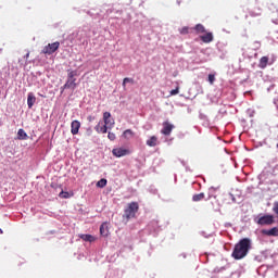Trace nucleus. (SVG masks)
Masks as SVG:
<instances>
[{
    "mask_svg": "<svg viewBox=\"0 0 278 278\" xmlns=\"http://www.w3.org/2000/svg\"><path fill=\"white\" fill-rule=\"evenodd\" d=\"M94 129L98 134H108V129H110V126H106V124L101 126V122H99Z\"/></svg>",
    "mask_w": 278,
    "mask_h": 278,
    "instance_id": "nucleus-11",
    "label": "nucleus"
},
{
    "mask_svg": "<svg viewBox=\"0 0 278 278\" xmlns=\"http://www.w3.org/2000/svg\"><path fill=\"white\" fill-rule=\"evenodd\" d=\"M60 199H71V193H68L67 191H61L59 193Z\"/></svg>",
    "mask_w": 278,
    "mask_h": 278,
    "instance_id": "nucleus-23",
    "label": "nucleus"
},
{
    "mask_svg": "<svg viewBox=\"0 0 278 278\" xmlns=\"http://www.w3.org/2000/svg\"><path fill=\"white\" fill-rule=\"evenodd\" d=\"M108 186V179L102 178L97 182L98 188H105Z\"/></svg>",
    "mask_w": 278,
    "mask_h": 278,
    "instance_id": "nucleus-22",
    "label": "nucleus"
},
{
    "mask_svg": "<svg viewBox=\"0 0 278 278\" xmlns=\"http://www.w3.org/2000/svg\"><path fill=\"white\" fill-rule=\"evenodd\" d=\"M252 249V242L249 238L241 239L237 244H235L231 257L233 260H244L249 255V251Z\"/></svg>",
    "mask_w": 278,
    "mask_h": 278,
    "instance_id": "nucleus-1",
    "label": "nucleus"
},
{
    "mask_svg": "<svg viewBox=\"0 0 278 278\" xmlns=\"http://www.w3.org/2000/svg\"><path fill=\"white\" fill-rule=\"evenodd\" d=\"M188 31H189L188 26H185V27H182V28L180 29V34H182V35L188 34Z\"/></svg>",
    "mask_w": 278,
    "mask_h": 278,
    "instance_id": "nucleus-29",
    "label": "nucleus"
},
{
    "mask_svg": "<svg viewBox=\"0 0 278 278\" xmlns=\"http://www.w3.org/2000/svg\"><path fill=\"white\" fill-rule=\"evenodd\" d=\"M268 62H269L268 56H262L258 62V68L264 70V68H266V66H268V64H273V63H268Z\"/></svg>",
    "mask_w": 278,
    "mask_h": 278,
    "instance_id": "nucleus-14",
    "label": "nucleus"
},
{
    "mask_svg": "<svg viewBox=\"0 0 278 278\" xmlns=\"http://www.w3.org/2000/svg\"><path fill=\"white\" fill-rule=\"evenodd\" d=\"M169 94H170L172 97H175L176 94H179V87H176V89L169 91Z\"/></svg>",
    "mask_w": 278,
    "mask_h": 278,
    "instance_id": "nucleus-27",
    "label": "nucleus"
},
{
    "mask_svg": "<svg viewBox=\"0 0 278 278\" xmlns=\"http://www.w3.org/2000/svg\"><path fill=\"white\" fill-rule=\"evenodd\" d=\"M108 138H109V140L114 141V140H116V134L109 131Z\"/></svg>",
    "mask_w": 278,
    "mask_h": 278,
    "instance_id": "nucleus-26",
    "label": "nucleus"
},
{
    "mask_svg": "<svg viewBox=\"0 0 278 278\" xmlns=\"http://www.w3.org/2000/svg\"><path fill=\"white\" fill-rule=\"evenodd\" d=\"M3 233V230L0 228V235Z\"/></svg>",
    "mask_w": 278,
    "mask_h": 278,
    "instance_id": "nucleus-33",
    "label": "nucleus"
},
{
    "mask_svg": "<svg viewBox=\"0 0 278 278\" xmlns=\"http://www.w3.org/2000/svg\"><path fill=\"white\" fill-rule=\"evenodd\" d=\"M81 127V123L79 121H73L71 124V132L73 136H77L79 134V128Z\"/></svg>",
    "mask_w": 278,
    "mask_h": 278,
    "instance_id": "nucleus-9",
    "label": "nucleus"
},
{
    "mask_svg": "<svg viewBox=\"0 0 278 278\" xmlns=\"http://www.w3.org/2000/svg\"><path fill=\"white\" fill-rule=\"evenodd\" d=\"M36 103V96H34L33 92H29L27 96V105L29 110L34 108V104Z\"/></svg>",
    "mask_w": 278,
    "mask_h": 278,
    "instance_id": "nucleus-12",
    "label": "nucleus"
},
{
    "mask_svg": "<svg viewBox=\"0 0 278 278\" xmlns=\"http://www.w3.org/2000/svg\"><path fill=\"white\" fill-rule=\"evenodd\" d=\"M100 235H101L103 238H108V236H110V227L108 226V223H103V224L100 226Z\"/></svg>",
    "mask_w": 278,
    "mask_h": 278,
    "instance_id": "nucleus-10",
    "label": "nucleus"
},
{
    "mask_svg": "<svg viewBox=\"0 0 278 278\" xmlns=\"http://www.w3.org/2000/svg\"><path fill=\"white\" fill-rule=\"evenodd\" d=\"M77 71H67V80L64 84V86L62 87L63 90H75V88H77Z\"/></svg>",
    "mask_w": 278,
    "mask_h": 278,
    "instance_id": "nucleus-3",
    "label": "nucleus"
},
{
    "mask_svg": "<svg viewBox=\"0 0 278 278\" xmlns=\"http://www.w3.org/2000/svg\"><path fill=\"white\" fill-rule=\"evenodd\" d=\"M200 38L202 42H205L207 45L214 40V35L212 33H206L205 35H202Z\"/></svg>",
    "mask_w": 278,
    "mask_h": 278,
    "instance_id": "nucleus-13",
    "label": "nucleus"
},
{
    "mask_svg": "<svg viewBox=\"0 0 278 278\" xmlns=\"http://www.w3.org/2000/svg\"><path fill=\"white\" fill-rule=\"evenodd\" d=\"M146 144H147L148 147H157V144H160V141L157 140V138H156L155 136H152V137H150V138L147 140Z\"/></svg>",
    "mask_w": 278,
    "mask_h": 278,
    "instance_id": "nucleus-15",
    "label": "nucleus"
},
{
    "mask_svg": "<svg viewBox=\"0 0 278 278\" xmlns=\"http://www.w3.org/2000/svg\"><path fill=\"white\" fill-rule=\"evenodd\" d=\"M211 190H216V188H214V187H211Z\"/></svg>",
    "mask_w": 278,
    "mask_h": 278,
    "instance_id": "nucleus-32",
    "label": "nucleus"
},
{
    "mask_svg": "<svg viewBox=\"0 0 278 278\" xmlns=\"http://www.w3.org/2000/svg\"><path fill=\"white\" fill-rule=\"evenodd\" d=\"M138 210H140V205L138 204V202L128 203L127 207L124 210L123 218L125 220H131V218H136Z\"/></svg>",
    "mask_w": 278,
    "mask_h": 278,
    "instance_id": "nucleus-2",
    "label": "nucleus"
},
{
    "mask_svg": "<svg viewBox=\"0 0 278 278\" xmlns=\"http://www.w3.org/2000/svg\"><path fill=\"white\" fill-rule=\"evenodd\" d=\"M103 121L104 125L109 127V129H112V127L115 125L114 118H112V114L110 112L103 113Z\"/></svg>",
    "mask_w": 278,
    "mask_h": 278,
    "instance_id": "nucleus-6",
    "label": "nucleus"
},
{
    "mask_svg": "<svg viewBox=\"0 0 278 278\" xmlns=\"http://www.w3.org/2000/svg\"><path fill=\"white\" fill-rule=\"evenodd\" d=\"M80 239L85 242H94L97 238L92 235H80Z\"/></svg>",
    "mask_w": 278,
    "mask_h": 278,
    "instance_id": "nucleus-16",
    "label": "nucleus"
},
{
    "mask_svg": "<svg viewBox=\"0 0 278 278\" xmlns=\"http://www.w3.org/2000/svg\"><path fill=\"white\" fill-rule=\"evenodd\" d=\"M88 121H89V122H92V121H94V117L89 116V117H88Z\"/></svg>",
    "mask_w": 278,
    "mask_h": 278,
    "instance_id": "nucleus-31",
    "label": "nucleus"
},
{
    "mask_svg": "<svg viewBox=\"0 0 278 278\" xmlns=\"http://www.w3.org/2000/svg\"><path fill=\"white\" fill-rule=\"evenodd\" d=\"M263 233H265V236H275V237H277L278 236V228L274 227L269 230H263Z\"/></svg>",
    "mask_w": 278,
    "mask_h": 278,
    "instance_id": "nucleus-18",
    "label": "nucleus"
},
{
    "mask_svg": "<svg viewBox=\"0 0 278 278\" xmlns=\"http://www.w3.org/2000/svg\"><path fill=\"white\" fill-rule=\"evenodd\" d=\"M24 60H29V52L26 53V55L24 56Z\"/></svg>",
    "mask_w": 278,
    "mask_h": 278,
    "instance_id": "nucleus-30",
    "label": "nucleus"
},
{
    "mask_svg": "<svg viewBox=\"0 0 278 278\" xmlns=\"http://www.w3.org/2000/svg\"><path fill=\"white\" fill-rule=\"evenodd\" d=\"M60 49V41H55L53 43H49L42 49V53L45 55H53Z\"/></svg>",
    "mask_w": 278,
    "mask_h": 278,
    "instance_id": "nucleus-5",
    "label": "nucleus"
},
{
    "mask_svg": "<svg viewBox=\"0 0 278 278\" xmlns=\"http://www.w3.org/2000/svg\"><path fill=\"white\" fill-rule=\"evenodd\" d=\"M112 153L115 157H125V155H129L131 151H129V149L115 148L112 150Z\"/></svg>",
    "mask_w": 278,
    "mask_h": 278,
    "instance_id": "nucleus-7",
    "label": "nucleus"
},
{
    "mask_svg": "<svg viewBox=\"0 0 278 278\" xmlns=\"http://www.w3.org/2000/svg\"><path fill=\"white\" fill-rule=\"evenodd\" d=\"M17 140H27V132L23 128L17 131Z\"/></svg>",
    "mask_w": 278,
    "mask_h": 278,
    "instance_id": "nucleus-19",
    "label": "nucleus"
},
{
    "mask_svg": "<svg viewBox=\"0 0 278 278\" xmlns=\"http://www.w3.org/2000/svg\"><path fill=\"white\" fill-rule=\"evenodd\" d=\"M273 212L278 216V202H274Z\"/></svg>",
    "mask_w": 278,
    "mask_h": 278,
    "instance_id": "nucleus-28",
    "label": "nucleus"
},
{
    "mask_svg": "<svg viewBox=\"0 0 278 278\" xmlns=\"http://www.w3.org/2000/svg\"><path fill=\"white\" fill-rule=\"evenodd\" d=\"M127 84H134V78H129V77L124 78L123 88H125V86H127Z\"/></svg>",
    "mask_w": 278,
    "mask_h": 278,
    "instance_id": "nucleus-24",
    "label": "nucleus"
},
{
    "mask_svg": "<svg viewBox=\"0 0 278 278\" xmlns=\"http://www.w3.org/2000/svg\"><path fill=\"white\" fill-rule=\"evenodd\" d=\"M205 199V193L201 192V193H197L192 197V201H194L195 203L199 201H203Z\"/></svg>",
    "mask_w": 278,
    "mask_h": 278,
    "instance_id": "nucleus-20",
    "label": "nucleus"
},
{
    "mask_svg": "<svg viewBox=\"0 0 278 278\" xmlns=\"http://www.w3.org/2000/svg\"><path fill=\"white\" fill-rule=\"evenodd\" d=\"M254 220L257 225H261V226L273 225V223H275V216H273V215H263V216L256 217Z\"/></svg>",
    "mask_w": 278,
    "mask_h": 278,
    "instance_id": "nucleus-4",
    "label": "nucleus"
},
{
    "mask_svg": "<svg viewBox=\"0 0 278 278\" xmlns=\"http://www.w3.org/2000/svg\"><path fill=\"white\" fill-rule=\"evenodd\" d=\"M134 136H136V134L131 129H126L123 132V138H125V140H129L130 138H134Z\"/></svg>",
    "mask_w": 278,
    "mask_h": 278,
    "instance_id": "nucleus-17",
    "label": "nucleus"
},
{
    "mask_svg": "<svg viewBox=\"0 0 278 278\" xmlns=\"http://www.w3.org/2000/svg\"><path fill=\"white\" fill-rule=\"evenodd\" d=\"M214 81H216V76L214 74L208 75V83L211 86H214Z\"/></svg>",
    "mask_w": 278,
    "mask_h": 278,
    "instance_id": "nucleus-25",
    "label": "nucleus"
},
{
    "mask_svg": "<svg viewBox=\"0 0 278 278\" xmlns=\"http://www.w3.org/2000/svg\"><path fill=\"white\" fill-rule=\"evenodd\" d=\"M173 129H175V125H173L168 122H164L163 129L161 130V134H163V136H170V134H173Z\"/></svg>",
    "mask_w": 278,
    "mask_h": 278,
    "instance_id": "nucleus-8",
    "label": "nucleus"
},
{
    "mask_svg": "<svg viewBox=\"0 0 278 278\" xmlns=\"http://www.w3.org/2000/svg\"><path fill=\"white\" fill-rule=\"evenodd\" d=\"M194 29L197 34H205V26H203V24H197Z\"/></svg>",
    "mask_w": 278,
    "mask_h": 278,
    "instance_id": "nucleus-21",
    "label": "nucleus"
}]
</instances>
